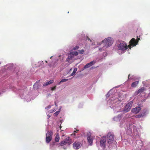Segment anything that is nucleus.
Returning <instances> with one entry per match:
<instances>
[{
  "mask_svg": "<svg viewBox=\"0 0 150 150\" xmlns=\"http://www.w3.org/2000/svg\"><path fill=\"white\" fill-rule=\"evenodd\" d=\"M117 47L118 50L122 51H124L127 50L128 46H127V44L124 41H121L117 45Z\"/></svg>",
  "mask_w": 150,
  "mask_h": 150,
  "instance_id": "nucleus-1",
  "label": "nucleus"
},
{
  "mask_svg": "<svg viewBox=\"0 0 150 150\" xmlns=\"http://www.w3.org/2000/svg\"><path fill=\"white\" fill-rule=\"evenodd\" d=\"M137 41H136L134 38H132L130 41L129 42L130 44L128 45V47L131 49V47L135 46L137 44L138 42V41L140 40L139 38H138L137 37Z\"/></svg>",
  "mask_w": 150,
  "mask_h": 150,
  "instance_id": "nucleus-2",
  "label": "nucleus"
},
{
  "mask_svg": "<svg viewBox=\"0 0 150 150\" xmlns=\"http://www.w3.org/2000/svg\"><path fill=\"white\" fill-rule=\"evenodd\" d=\"M102 42L105 43L106 45H107V47H110L112 45L113 43V40L111 38H108L105 39Z\"/></svg>",
  "mask_w": 150,
  "mask_h": 150,
  "instance_id": "nucleus-3",
  "label": "nucleus"
},
{
  "mask_svg": "<svg viewBox=\"0 0 150 150\" xmlns=\"http://www.w3.org/2000/svg\"><path fill=\"white\" fill-rule=\"evenodd\" d=\"M52 132L51 131H48L46 134V141L47 143H49L52 139Z\"/></svg>",
  "mask_w": 150,
  "mask_h": 150,
  "instance_id": "nucleus-4",
  "label": "nucleus"
},
{
  "mask_svg": "<svg viewBox=\"0 0 150 150\" xmlns=\"http://www.w3.org/2000/svg\"><path fill=\"white\" fill-rule=\"evenodd\" d=\"M114 135L110 133L107 135V142L109 144L112 143L114 140Z\"/></svg>",
  "mask_w": 150,
  "mask_h": 150,
  "instance_id": "nucleus-5",
  "label": "nucleus"
},
{
  "mask_svg": "<svg viewBox=\"0 0 150 150\" xmlns=\"http://www.w3.org/2000/svg\"><path fill=\"white\" fill-rule=\"evenodd\" d=\"M133 102L132 101H130L125 106V108L123 111L124 112L126 113L129 111L132 107Z\"/></svg>",
  "mask_w": 150,
  "mask_h": 150,
  "instance_id": "nucleus-6",
  "label": "nucleus"
},
{
  "mask_svg": "<svg viewBox=\"0 0 150 150\" xmlns=\"http://www.w3.org/2000/svg\"><path fill=\"white\" fill-rule=\"evenodd\" d=\"M106 142V137L104 136L101 138L100 145L101 147H104L105 146Z\"/></svg>",
  "mask_w": 150,
  "mask_h": 150,
  "instance_id": "nucleus-7",
  "label": "nucleus"
},
{
  "mask_svg": "<svg viewBox=\"0 0 150 150\" xmlns=\"http://www.w3.org/2000/svg\"><path fill=\"white\" fill-rule=\"evenodd\" d=\"M88 142L90 145H91L93 143L92 137L91 136L90 133L87 134V135Z\"/></svg>",
  "mask_w": 150,
  "mask_h": 150,
  "instance_id": "nucleus-8",
  "label": "nucleus"
},
{
  "mask_svg": "<svg viewBox=\"0 0 150 150\" xmlns=\"http://www.w3.org/2000/svg\"><path fill=\"white\" fill-rule=\"evenodd\" d=\"M141 109V108L140 107H137L135 108L132 109V111L135 113H137L139 112Z\"/></svg>",
  "mask_w": 150,
  "mask_h": 150,
  "instance_id": "nucleus-9",
  "label": "nucleus"
},
{
  "mask_svg": "<svg viewBox=\"0 0 150 150\" xmlns=\"http://www.w3.org/2000/svg\"><path fill=\"white\" fill-rule=\"evenodd\" d=\"M95 62L94 61H93L91 62H89L84 67V68L85 69H86L87 68H88L92 66V65H94L95 63Z\"/></svg>",
  "mask_w": 150,
  "mask_h": 150,
  "instance_id": "nucleus-10",
  "label": "nucleus"
},
{
  "mask_svg": "<svg viewBox=\"0 0 150 150\" xmlns=\"http://www.w3.org/2000/svg\"><path fill=\"white\" fill-rule=\"evenodd\" d=\"M73 147L75 149H78L80 147V145L79 142H74L73 144Z\"/></svg>",
  "mask_w": 150,
  "mask_h": 150,
  "instance_id": "nucleus-11",
  "label": "nucleus"
},
{
  "mask_svg": "<svg viewBox=\"0 0 150 150\" xmlns=\"http://www.w3.org/2000/svg\"><path fill=\"white\" fill-rule=\"evenodd\" d=\"M64 140L67 144L70 145L71 143V139L70 137L67 138Z\"/></svg>",
  "mask_w": 150,
  "mask_h": 150,
  "instance_id": "nucleus-12",
  "label": "nucleus"
},
{
  "mask_svg": "<svg viewBox=\"0 0 150 150\" xmlns=\"http://www.w3.org/2000/svg\"><path fill=\"white\" fill-rule=\"evenodd\" d=\"M144 91V87H142L139 89L137 92H135V95H137L139 93H141L143 92Z\"/></svg>",
  "mask_w": 150,
  "mask_h": 150,
  "instance_id": "nucleus-13",
  "label": "nucleus"
},
{
  "mask_svg": "<svg viewBox=\"0 0 150 150\" xmlns=\"http://www.w3.org/2000/svg\"><path fill=\"white\" fill-rule=\"evenodd\" d=\"M121 118V116L120 115H119L113 118V120L117 122L120 121Z\"/></svg>",
  "mask_w": 150,
  "mask_h": 150,
  "instance_id": "nucleus-14",
  "label": "nucleus"
},
{
  "mask_svg": "<svg viewBox=\"0 0 150 150\" xmlns=\"http://www.w3.org/2000/svg\"><path fill=\"white\" fill-rule=\"evenodd\" d=\"M53 82H54L53 80H51L48 81L46 82L45 83H44L43 84V86H47L49 84H51L52 83H53Z\"/></svg>",
  "mask_w": 150,
  "mask_h": 150,
  "instance_id": "nucleus-15",
  "label": "nucleus"
},
{
  "mask_svg": "<svg viewBox=\"0 0 150 150\" xmlns=\"http://www.w3.org/2000/svg\"><path fill=\"white\" fill-rule=\"evenodd\" d=\"M145 112H144L139 115H135V117L137 118H138L141 117H143L145 115Z\"/></svg>",
  "mask_w": 150,
  "mask_h": 150,
  "instance_id": "nucleus-16",
  "label": "nucleus"
},
{
  "mask_svg": "<svg viewBox=\"0 0 150 150\" xmlns=\"http://www.w3.org/2000/svg\"><path fill=\"white\" fill-rule=\"evenodd\" d=\"M139 83V81H136L132 83L131 84V86L132 87H135L138 85Z\"/></svg>",
  "mask_w": 150,
  "mask_h": 150,
  "instance_id": "nucleus-17",
  "label": "nucleus"
},
{
  "mask_svg": "<svg viewBox=\"0 0 150 150\" xmlns=\"http://www.w3.org/2000/svg\"><path fill=\"white\" fill-rule=\"evenodd\" d=\"M59 139H60V137H59V133H57L56 134V135L55 137V141L56 142H58L59 140Z\"/></svg>",
  "mask_w": 150,
  "mask_h": 150,
  "instance_id": "nucleus-18",
  "label": "nucleus"
},
{
  "mask_svg": "<svg viewBox=\"0 0 150 150\" xmlns=\"http://www.w3.org/2000/svg\"><path fill=\"white\" fill-rule=\"evenodd\" d=\"M74 57L73 54H71L69 55L68 58L66 59V60L67 61H69L70 60H71Z\"/></svg>",
  "mask_w": 150,
  "mask_h": 150,
  "instance_id": "nucleus-19",
  "label": "nucleus"
},
{
  "mask_svg": "<svg viewBox=\"0 0 150 150\" xmlns=\"http://www.w3.org/2000/svg\"><path fill=\"white\" fill-rule=\"evenodd\" d=\"M76 133L74 132H73V133L71 134V135H73L74 136V138H78L79 137V134H76Z\"/></svg>",
  "mask_w": 150,
  "mask_h": 150,
  "instance_id": "nucleus-20",
  "label": "nucleus"
},
{
  "mask_svg": "<svg viewBox=\"0 0 150 150\" xmlns=\"http://www.w3.org/2000/svg\"><path fill=\"white\" fill-rule=\"evenodd\" d=\"M59 144L61 146H62L64 145L67 144L66 143L65 141L64 140V141H62Z\"/></svg>",
  "mask_w": 150,
  "mask_h": 150,
  "instance_id": "nucleus-21",
  "label": "nucleus"
},
{
  "mask_svg": "<svg viewBox=\"0 0 150 150\" xmlns=\"http://www.w3.org/2000/svg\"><path fill=\"white\" fill-rule=\"evenodd\" d=\"M77 70V69L76 68H74V69L73 72L71 74V76H72L74 75L76 73Z\"/></svg>",
  "mask_w": 150,
  "mask_h": 150,
  "instance_id": "nucleus-22",
  "label": "nucleus"
},
{
  "mask_svg": "<svg viewBox=\"0 0 150 150\" xmlns=\"http://www.w3.org/2000/svg\"><path fill=\"white\" fill-rule=\"evenodd\" d=\"M68 80V79H63L61 80V81L59 83V84H60L61 83L66 82Z\"/></svg>",
  "mask_w": 150,
  "mask_h": 150,
  "instance_id": "nucleus-23",
  "label": "nucleus"
},
{
  "mask_svg": "<svg viewBox=\"0 0 150 150\" xmlns=\"http://www.w3.org/2000/svg\"><path fill=\"white\" fill-rule=\"evenodd\" d=\"M59 111H57L54 113V115L55 116H57L59 114Z\"/></svg>",
  "mask_w": 150,
  "mask_h": 150,
  "instance_id": "nucleus-24",
  "label": "nucleus"
},
{
  "mask_svg": "<svg viewBox=\"0 0 150 150\" xmlns=\"http://www.w3.org/2000/svg\"><path fill=\"white\" fill-rule=\"evenodd\" d=\"M72 54H73V56L74 55H75V56H77L78 54V53L77 51L74 52H72Z\"/></svg>",
  "mask_w": 150,
  "mask_h": 150,
  "instance_id": "nucleus-25",
  "label": "nucleus"
},
{
  "mask_svg": "<svg viewBox=\"0 0 150 150\" xmlns=\"http://www.w3.org/2000/svg\"><path fill=\"white\" fill-rule=\"evenodd\" d=\"M79 46H76L74 47L73 49L74 50H77L79 48Z\"/></svg>",
  "mask_w": 150,
  "mask_h": 150,
  "instance_id": "nucleus-26",
  "label": "nucleus"
},
{
  "mask_svg": "<svg viewBox=\"0 0 150 150\" xmlns=\"http://www.w3.org/2000/svg\"><path fill=\"white\" fill-rule=\"evenodd\" d=\"M79 53L81 54H83L84 52V50H79Z\"/></svg>",
  "mask_w": 150,
  "mask_h": 150,
  "instance_id": "nucleus-27",
  "label": "nucleus"
},
{
  "mask_svg": "<svg viewBox=\"0 0 150 150\" xmlns=\"http://www.w3.org/2000/svg\"><path fill=\"white\" fill-rule=\"evenodd\" d=\"M56 86L52 87L51 88V90L52 91H54V90L56 89Z\"/></svg>",
  "mask_w": 150,
  "mask_h": 150,
  "instance_id": "nucleus-28",
  "label": "nucleus"
},
{
  "mask_svg": "<svg viewBox=\"0 0 150 150\" xmlns=\"http://www.w3.org/2000/svg\"><path fill=\"white\" fill-rule=\"evenodd\" d=\"M86 40H90L91 42V40L88 37H86Z\"/></svg>",
  "mask_w": 150,
  "mask_h": 150,
  "instance_id": "nucleus-29",
  "label": "nucleus"
},
{
  "mask_svg": "<svg viewBox=\"0 0 150 150\" xmlns=\"http://www.w3.org/2000/svg\"><path fill=\"white\" fill-rule=\"evenodd\" d=\"M79 131L78 129H76V130H75L74 131V132L77 133Z\"/></svg>",
  "mask_w": 150,
  "mask_h": 150,
  "instance_id": "nucleus-30",
  "label": "nucleus"
},
{
  "mask_svg": "<svg viewBox=\"0 0 150 150\" xmlns=\"http://www.w3.org/2000/svg\"><path fill=\"white\" fill-rule=\"evenodd\" d=\"M36 85H37L35 83V84L33 86V87L34 88H35V86H36Z\"/></svg>",
  "mask_w": 150,
  "mask_h": 150,
  "instance_id": "nucleus-31",
  "label": "nucleus"
},
{
  "mask_svg": "<svg viewBox=\"0 0 150 150\" xmlns=\"http://www.w3.org/2000/svg\"><path fill=\"white\" fill-rule=\"evenodd\" d=\"M130 76V74H129V75H128V79H129V76Z\"/></svg>",
  "mask_w": 150,
  "mask_h": 150,
  "instance_id": "nucleus-32",
  "label": "nucleus"
},
{
  "mask_svg": "<svg viewBox=\"0 0 150 150\" xmlns=\"http://www.w3.org/2000/svg\"><path fill=\"white\" fill-rule=\"evenodd\" d=\"M99 50L100 51H102V48H100L99 49Z\"/></svg>",
  "mask_w": 150,
  "mask_h": 150,
  "instance_id": "nucleus-33",
  "label": "nucleus"
},
{
  "mask_svg": "<svg viewBox=\"0 0 150 150\" xmlns=\"http://www.w3.org/2000/svg\"><path fill=\"white\" fill-rule=\"evenodd\" d=\"M45 62L46 63H47V61H45Z\"/></svg>",
  "mask_w": 150,
  "mask_h": 150,
  "instance_id": "nucleus-34",
  "label": "nucleus"
}]
</instances>
